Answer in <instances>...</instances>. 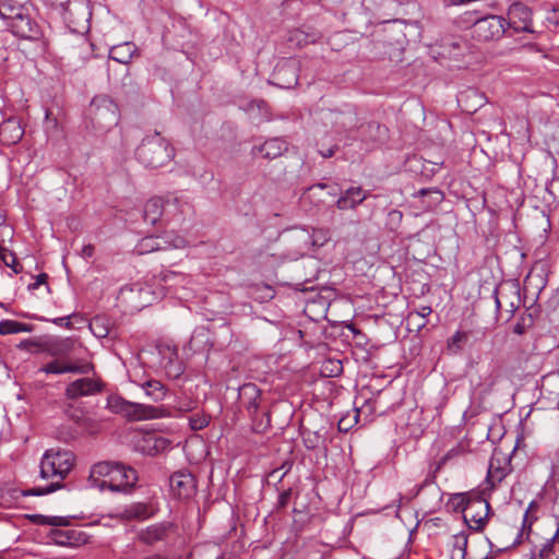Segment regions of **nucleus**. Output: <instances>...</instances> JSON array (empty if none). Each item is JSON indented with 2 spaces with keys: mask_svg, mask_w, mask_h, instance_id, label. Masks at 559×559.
Instances as JSON below:
<instances>
[{
  "mask_svg": "<svg viewBox=\"0 0 559 559\" xmlns=\"http://www.w3.org/2000/svg\"><path fill=\"white\" fill-rule=\"evenodd\" d=\"M369 197V192L360 187H349L336 200L338 210H354Z\"/></svg>",
  "mask_w": 559,
  "mask_h": 559,
  "instance_id": "obj_19",
  "label": "nucleus"
},
{
  "mask_svg": "<svg viewBox=\"0 0 559 559\" xmlns=\"http://www.w3.org/2000/svg\"><path fill=\"white\" fill-rule=\"evenodd\" d=\"M156 281L167 294H177L179 288H186L190 282L186 274L175 271H162Z\"/></svg>",
  "mask_w": 559,
  "mask_h": 559,
  "instance_id": "obj_18",
  "label": "nucleus"
},
{
  "mask_svg": "<svg viewBox=\"0 0 559 559\" xmlns=\"http://www.w3.org/2000/svg\"><path fill=\"white\" fill-rule=\"evenodd\" d=\"M457 453H459V451L456 449L449 450L444 454V456L439 461L437 469H440L447 463V461H449L450 459L454 457Z\"/></svg>",
  "mask_w": 559,
  "mask_h": 559,
  "instance_id": "obj_54",
  "label": "nucleus"
},
{
  "mask_svg": "<svg viewBox=\"0 0 559 559\" xmlns=\"http://www.w3.org/2000/svg\"><path fill=\"white\" fill-rule=\"evenodd\" d=\"M143 559H182V556L178 555V556H174V557L169 558V557L163 556L160 554H154V555L147 556Z\"/></svg>",
  "mask_w": 559,
  "mask_h": 559,
  "instance_id": "obj_57",
  "label": "nucleus"
},
{
  "mask_svg": "<svg viewBox=\"0 0 559 559\" xmlns=\"http://www.w3.org/2000/svg\"><path fill=\"white\" fill-rule=\"evenodd\" d=\"M432 312V309L430 306H421L418 309L412 310L407 316V323H413L416 319L427 318Z\"/></svg>",
  "mask_w": 559,
  "mask_h": 559,
  "instance_id": "obj_46",
  "label": "nucleus"
},
{
  "mask_svg": "<svg viewBox=\"0 0 559 559\" xmlns=\"http://www.w3.org/2000/svg\"><path fill=\"white\" fill-rule=\"evenodd\" d=\"M75 463V455L70 450L49 449L40 460V477L56 479L46 487H34L25 491V496H43L63 487L62 480L71 472Z\"/></svg>",
  "mask_w": 559,
  "mask_h": 559,
  "instance_id": "obj_1",
  "label": "nucleus"
},
{
  "mask_svg": "<svg viewBox=\"0 0 559 559\" xmlns=\"http://www.w3.org/2000/svg\"><path fill=\"white\" fill-rule=\"evenodd\" d=\"M169 486L174 496L181 500H189L197 493V479L188 469L175 472L169 478Z\"/></svg>",
  "mask_w": 559,
  "mask_h": 559,
  "instance_id": "obj_11",
  "label": "nucleus"
},
{
  "mask_svg": "<svg viewBox=\"0 0 559 559\" xmlns=\"http://www.w3.org/2000/svg\"><path fill=\"white\" fill-rule=\"evenodd\" d=\"M189 421H190V427L193 430H201L209 425L207 417H205L203 415L191 416Z\"/></svg>",
  "mask_w": 559,
  "mask_h": 559,
  "instance_id": "obj_48",
  "label": "nucleus"
},
{
  "mask_svg": "<svg viewBox=\"0 0 559 559\" xmlns=\"http://www.w3.org/2000/svg\"><path fill=\"white\" fill-rule=\"evenodd\" d=\"M81 427L83 428H87L90 426V424L93 421L91 418L88 417H78V419L75 420Z\"/></svg>",
  "mask_w": 559,
  "mask_h": 559,
  "instance_id": "obj_58",
  "label": "nucleus"
},
{
  "mask_svg": "<svg viewBox=\"0 0 559 559\" xmlns=\"http://www.w3.org/2000/svg\"><path fill=\"white\" fill-rule=\"evenodd\" d=\"M71 341L64 340L53 349L52 355H66L71 350Z\"/></svg>",
  "mask_w": 559,
  "mask_h": 559,
  "instance_id": "obj_49",
  "label": "nucleus"
},
{
  "mask_svg": "<svg viewBox=\"0 0 559 559\" xmlns=\"http://www.w3.org/2000/svg\"><path fill=\"white\" fill-rule=\"evenodd\" d=\"M94 366L91 362L76 364L66 359H55L44 365L39 372L47 374L78 373L87 374L93 371Z\"/></svg>",
  "mask_w": 559,
  "mask_h": 559,
  "instance_id": "obj_16",
  "label": "nucleus"
},
{
  "mask_svg": "<svg viewBox=\"0 0 559 559\" xmlns=\"http://www.w3.org/2000/svg\"><path fill=\"white\" fill-rule=\"evenodd\" d=\"M490 506L484 498H473L465 508L463 519L471 530L479 531L485 525Z\"/></svg>",
  "mask_w": 559,
  "mask_h": 559,
  "instance_id": "obj_15",
  "label": "nucleus"
},
{
  "mask_svg": "<svg viewBox=\"0 0 559 559\" xmlns=\"http://www.w3.org/2000/svg\"><path fill=\"white\" fill-rule=\"evenodd\" d=\"M295 36H296V39H298L299 44H308V43H313L316 40L314 34L308 35V34L304 33L302 31H297L295 33Z\"/></svg>",
  "mask_w": 559,
  "mask_h": 559,
  "instance_id": "obj_50",
  "label": "nucleus"
},
{
  "mask_svg": "<svg viewBox=\"0 0 559 559\" xmlns=\"http://www.w3.org/2000/svg\"><path fill=\"white\" fill-rule=\"evenodd\" d=\"M23 134L24 131L16 119H7L0 124V140L3 144H16Z\"/></svg>",
  "mask_w": 559,
  "mask_h": 559,
  "instance_id": "obj_23",
  "label": "nucleus"
},
{
  "mask_svg": "<svg viewBox=\"0 0 559 559\" xmlns=\"http://www.w3.org/2000/svg\"><path fill=\"white\" fill-rule=\"evenodd\" d=\"M337 150V145H332L328 148H324V147H320L318 150L319 154L324 157V158H329V157H332L335 153V151Z\"/></svg>",
  "mask_w": 559,
  "mask_h": 559,
  "instance_id": "obj_55",
  "label": "nucleus"
},
{
  "mask_svg": "<svg viewBox=\"0 0 559 559\" xmlns=\"http://www.w3.org/2000/svg\"><path fill=\"white\" fill-rule=\"evenodd\" d=\"M90 330L97 338H105L111 330V322L105 316H96L90 322Z\"/></svg>",
  "mask_w": 559,
  "mask_h": 559,
  "instance_id": "obj_34",
  "label": "nucleus"
},
{
  "mask_svg": "<svg viewBox=\"0 0 559 559\" xmlns=\"http://www.w3.org/2000/svg\"><path fill=\"white\" fill-rule=\"evenodd\" d=\"M138 447L144 454L153 456L166 450L169 447V441L164 437L148 433L142 437Z\"/></svg>",
  "mask_w": 559,
  "mask_h": 559,
  "instance_id": "obj_24",
  "label": "nucleus"
},
{
  "mask_svg": "<svg viewBox=\"0 0 559 559\" xmlns=\"http://www.w3.org/2000/svg\"><path fill=\"white\" fill-rule=\"evenodd\" d=\"M468 333L464 331H456L449 340H448V349L457 354L463 349V345L468 341Z\"/></svg>",
  "mask_w": 559,
  "mask_h": 559,
  "instance_id": "obj_40",
  "label": "nucleus"
},
{
  "mask_svg": "<svg viewBox=\"0 0 559 559\" xmlns=\"http://www.w3.org/2000/svg\"><path fill=\"white\" fill-rule=\"evenodd\" d=\"M135 289L139 293L140 298H141V301H140V304L136 307L138 308H143V307L147 306L151 302V299L147 298L148 295H150V290L147 288H143V287H140L139 285H134V286H132L130 288H123L121 290V294L122 295L133 294L135 292Z\"/></svg>",
  "mask_w": 559,
  "mask_h": 559,
  "instance_id": "obj_44",
  "label": "nucleus"
},
{
  "mask_svg": "<svg viewBox=\"0 0 559 559\" xmlns=\"http://www.w3.org/2000/svg\"><path fill=\"white\" fill-rule=\"evenodd\" d=\"M343 372V365L341 360L337 359H328L323 362L321 367V373L324 377H337Z\"/></svg>",
  "mask_w": 559,
  "mask_h": 559,
  "instance_id": "obj_41",
  "label": "nucleus"
},
{
  "mask_svg": "<svg viewBox=\"0 0 559 559\" xmlns=\"http://www.w3.org/2000/svg\"><path fill=\"white\" fill-rule=\"evenodd\" d=\"M467 546V535L462 532L453 536L451 559H464Z\"/></svg>",
  "mask_w": 559,
  "mask_h": 559,
  "instance_id": "obj_38",
  "label": "nucleus"
},
{
  "mask_svg": "<svg viewBox=\"0 0 559 559\" xmlns=\"http://www.w3.org/2000/svg\"><path fill=\"white\" fill-rule=\"evenodd\" d=\"M507 25L515 33H534L531 9L522 2L511 4L508 10Z\"/></svg>",
  "mask_w": 559,
  "mask_h": 559,
  "instance_id": "obj_13",
  "label": "nucleus"
},
{
  "mask_svg": "<svg viewBox=\"0 0 559 559\" xmlns=\"http://www.w3.org/2000/svg\"><path fill=\"white\" fill-rule=\"evenodd\" d=\"M94 120L102 126H111L118 122V106L107 95L95 96L90 105Z\"/></svg>",
  "mask_w": 559,
  "mask_h": 559,
  "instance_id": "obj_10",
  "label": "nucleus"
},
{
  "mask_svg": "<svg viewBox=\"0 0 559 559\" xmlns=\"http://www.w3.org/2000/svg\"><path fill=\"white\" fill-rule=\"evenodd\" d=\"M252 423V430L257 433H263L271 427V416L269 408L263 405L257 413L249 414Z\"/></svg>",
  "mask_w": 559,
  "mask_h": 559,
  "instance_id": "obj_33",
  "label": "nucleus"
},
{
  "mask_svg": "<svg viewBox=\"0 0 559 559\" xmlns=\"http://www.w3.org/2000/svg\"><path fill=\"white\" fill-rule=\"evenodd\" d=\"M288 150V143L282 138H272L259 146H253V154H261L264 158L274 159Z\"/></svg>",
  "mask_w": 559,
  "mask_h": 559,
  "instance_id": "obj_20",
  "label": "nucleus"
},
{
  "mask_svg": "<svg viewBox=\"0 0 559 559\" xmlns=\"http://www.w3.org/2000/svg\"><path fill=\"white\" fill-rule=\"evenodd\" d=\"M496 310L508 313L507 320H510L522 304L520 285L514 282L500 284L493 292Z\"/></svg>",
  "mask_w": 559,
  "mask_h": 559,
  "instance_id": "obj_7",
  "label": "nucleus"
},
{
  "mask_svg": "<svg viewBox=\"0 0 559 559\" xmlns=\"http://www.w3.org/2000/svg\"><path fill=\"white\" fill-rule=\"evenodd\" d=\"M33 523L38 525L53 526L50 531V538L60 546H79L85 543L86 535L76 528H61L70 524V520L66 516L34 514L31 516Z\"/></svg>",
  "mask_w": 559,
  "mask_h": 559,
  "instance_id": "obj_5",
  "label": "nucleus"
},
{
  "mask_svg": "<svg viewBox=\"0 0 559 559\" xmlns=\"http://www.w3.org/2000/svg\"><path fill=\"white\" fill-rule=\"evenodd\" d=\"M35 343L28 340L22 341L17 347L22 349H29L32 346H34Z\"/></svg>",
  "mask_w": 559,
  "mask_h": 559,
  "instance_id": "obj_59",
  "label": "nucleus"
},
{
  "mask_svg": "<svg viewBox=\"0 0 559 559\" xmlns=\"http://www.w3.org/2000/svg\"><path fill=\"white\" fill-rule=\"evenodd\" d=\"M435 477V473L427 475L426 479L420 485L416 486V492L413 493V497H417L425 487L433 483Z\"/></svg>",
  "mask_w": 559,
  "mask_h": 559,
  "instance_id": "obj_53",
  "label": "nucleus"
},
{
  "mask_svg": "<svg viewBox=\"0 0 559 559\" xmlns=\"http://www.w3.org/2000/svg\"><path fill=\"white\" fill-rule=\"evenodd\" d=\"M299 62L287 59L278 62L273 72L272 84L281 88H292L298 83Z\"/></svg>",
  "mask_w": 559,
  "mask_h": 559,
  "instance_id": "obj_12",
  "label": "nucleus"
},
{
  "mask_svg": "<svg viewBox=\"0 0 559 559\" xmlns=\"http://www.w3.org/2000/svg\"><path fill=\"white\" fill-rule=\"evenodd\" d=\"M191 205L178 197L165 199V216L166 222H180L190 211Z\"/></svg>",
  "mask_w": 559,
  "mask_h": 559,
  "instance_id": "obj_22",
  "label": "nucleus"
},
{
  "mask_svg": "<svg viewBox=\"0 0 559 559\" xmlns=\"http://www.w3.org/2000/svg\"><path fill=\"white\" fill-rule=\"evenodd\" d=\"M313 187H317L319 189H325V188H328V185L326 183H317Z\"/></svg>",
  "mask_w": 559,
  "mask_h": 559,
  "instance_id": "obj_63",
  "label": "nucleus"
},
{
  "mask_svg": "<svg viewBox=\"0 0 559 559\" xmlns=\"http://www.w3.org/2000/svg\"><path fill=\"white\" fill-rule=\"evenodd\" d=\"M47 274L40 273L36 276L35 281L28 285V289L34 290L37 289L40 285L46 284L47 282Z\"/></svg>",
  "mask_w": 559,
  "mask_h": 559,
  "instance_id": "obj_52",
  "label": "nucleus"
},
{
  "mask_svg": "<svg viewBox=\"0 0 559 559\" xmlns=\"http://www.w3.org/2000/svg\"><path fill=\"white\" fill-rule=\"evenodd\" d=\"M106 407L110 412L134 421L163 418L167 416L166 411L163 407L132 403L119 395H109L107 397Z\"/></svg>",
  "mask_w": 559,
  "mask_h": 559,
  "instance_id": "obj_6",
  "label": "nucleus"
},
{
  "mask_svg": "<svg viewBox=\"0 0 559 559\" xmlns=\"http://www.w3.org/2000/svg\"><path fill=\"white\" fill-rule=\"evenodd\" d=\"M69 319H70L69 317L56 318V319H53V323L62 325L63 322H66V325L68 326L70 324Z\"/></svg>",
  "mask_w": 559,
  "mask_h": 559,
  "instance_id": "obj_60",
  "label": "nucleus"
},
{
  "mask_svg": "<svg viewBox=\"0 0 559 559\" xmlns=\"http://www.w3.org/2000/svg\"><path fill=\"white\" fill-rule=\"evenodd\" d=\"M24 9L25 7L15 0H0V19L4 22L7 28L10 22L23 13Z\"/></svg>",
  "mask_w": 559,
  "mask_h": 559,
  "instance_id": "obj_30",
  "label": "nucleus"
},
{
  "mask_svg": "<svg viewBox=\"0 0 559 559\" xmlns=\"http://www.w3.org/2000/svg\"><path fill=\"white\" fill-rule=\"evenodd\" d=\"M136 46L133 43L126 41L112 46L109 51V58L122 64H128L136 52Z\"/></svg>",
  "mask_w": 559,
  "mask_h": 559,
  "instance_id": "obj_29",
  "label": "nucleus"
},
{
  "mask_svg": "<svg viewBox=\"0 0 559 559\" xmlns=\"http://www.w3.org/2000/svg\"><path fill=\"white\" fill-rule=\"evenodd\" d=\"M138 481V473L130 466L115 462H99L92 466L90 486L100 491L129 492Z\"/></svg>",
  "mask_w": 559,
  "mask_h": 559,
  "instance_id": "obj_2",
  "label": "nucleus"
},
{
  "mask_svg": "<svg viewBox=\"0 0 559 559\" xmlns=\"http://www.w3.org/2000/svg\"><path fill=\"white\" fill-rule=\"evenodd\" d=\"M153 515L150 507L144 502H135L127 506L123 510L119 511L115 518L124 521L139 520L143 521Z\"/></svg>",
  "mask_w": 559,
  "mask_h": 559,
  "instance_id": "obj_27",
  "label": "nucleus"
},
{
  "mask_svg": "<svg viewBox=\"0 0 559 559\" xmlns=\"http://www.w3.org/2000/svg\"><path fill=\"white\" fill-rule=\"evenodd\" d=\"M506 27L507 21L502 16L493 14L480 16V20L475 24L472 36L479 41L498 40L506 33Z\"/></svg>",
  "mask_w": 559,
  "mask_h": 559,
  "instance_id": "obj_9",
  "label": "nucleus"
},
{
  "mask_svg": "<svg viewBox=\"0 0 559 559\" xmlns=\"http://www.w3.org/2000/svg\"><path fill=\"white\" fill-rule=\"evenodd\" d=\"M302 238L305 245L311 243L312 246L321 247L330 240V231L329 229L318 228L313 229L311 236L302 234Z\"/></svg>",
  "mask_w": 559,
  "mask_h": 559,
  "instance_id": "obj_39",
  "label": "nucleus"
},
{
  "mask_svg": "<svg viewBox=\"0 0 559 559\" xmlns=\"http://www.w3.org/2000/svg\"><path fill=\"white\" fill-rule=\"evenodd\" d=\"M472 501L465 493H459L452 499V504L454 506L455 511H461L464 514L465 508Z\"/></svg>",
  "mask_w": 559,
  "mask_h": 559,
  "instance_id": "obj_47",
  "label": "nucleus"
},
{
  "mask_svg": "<svg viewBox=\"0 0 559 559\" xmlns=\"http://www.w3.org/2000/svg\"><path fill=\"white\" fill-rule=\"evenodd\" d=\"M238 399L248 414L257 413L263 406L261 391L254 383L242 384L238 390Z\"/></svg>",
  "mask_w": 559,
  "mask_h": 559,
  "instance_id": "obj_17",
  "label": "nucleus"
},
{
  "mask_svg": "<svg viewBox=\"0 0 559 559\" xmlns=\"http://www.w3.org/2000/svg\"><path fill=\"white\" fill-rule=\"evenodd\" d=\"M165 216V199L154 197L146 201L143 210V218L146 223L155 225Z\"/></svg>",
  "mask_w": 559,
  "mask_h": 559,
  "instance_id": "obj_26",
  "label": "nucleus"
},
{
  "mask_svg": "<svg viewBox=\"0 0 559 559\" xmlns=\"http://www.w3.org/2000/svg\"><path fill=\"white\" fill-rule=\"evenodd\" d=\"M135 155L144 167L155 169L169 163L175 151L158 132H155L142 140Z\"/></svg>",
  "mask_w": 559,
  "mask_h": 559,
  "instance_id": "obj_4",
  "label": "nucleus"
},
{
  "mask_svg": "<svg viewBox=\"0 0 559 559\" xmlns=\"http://www.w3.org/2000/svg\"><path fill=\"white\" fill-rule=\"evenodd\" d=\"M103 390L104 383L100 379L86 377L70 382L64 390V395L69 400H78L80 397L95 395Z\"/></svg>",
  "mask_w": 559,
  "mask_h": 559,
  "instance_id": "obj_14",
  "label": "nucleus"
},
{
  "mask_svg": "<svg viewBox=\"0 0 559 559\" xmlns=\"http://www.w3.org/2000/svg\"><path fill=\"white\" fill-rule=\"evenodd\" d=\"M290 496H292V489H287V490H284L283 492L280 493L278 496V500H277V507L278 508H285L286 504L288 503L289 499H290Z\"/></svg>",
  "mask_w": 559,
  "mask_h": 559,
  "instance_id": "obj_51",
  "label": "nucleus"
},
{
  "mask_svg": "<svg viewBox=\"0 0 559 559\" xmlns=\"http://www.w3.org/2000/svg\"><path fill=\"white\" fill-rule=\"evenodd\" d=\"M473 100L472 106L466 107L465 110L473 112L476 111L477 108L483 107L485 105V96L480 93H478L476 90H467L463 93H461L459 97V103L463 104L467 100Z\"/></svg>",
  "mask_w": 559,
  "mask_h": 559,
  "instance_id": "obj_35",
  "label": "nucleus"
},
{
  "mask_svg": "<svg viewBox=\"0 0 559 559\" xmlns=\"http://www.w3.org/2000/svg\"><path fill=\"white\" fill-rule=\"evenodd\" d=\"M94 252H95L94 246L88 243V245H84L82 247L80 254L82 258L87 259V258L93 257Z\"/></svg>",
  "mask_w": 559,
  "mask_h": 559,
  "instance_id": "obj_56",
  "label": "nucleus"
},
{
  "mask_svg": "<svg viewBox=\"0 0 559 559\" xmlns=\"http://www.w3.org/2000/svg\"><path fill=\"white\" fill-rule=\"evenodd\" d=\"M0 261H2L5 266L11 267L14 273H19L16 257L9 249L0 247Z\"/></svg>",
  "mask_w": 559,
  "mask_h": 559,
  "instance_id": "obj_45",
  "label": "nucleus"
},
{
  "mask_svg": "<svg viewBox=\"0 0 559 559\" xmlns=\"http://www.w3.org/2000/svg\"><path fill=\"white\" fill-rule=\"evenodd\" d=\"M480 20L477 11H466L456 19V24L460 27L467 28L472 27V32L475 31V24Z\"/></svg>",
  "mask_w": 559,
  "mask_h": 559,
  "instance_id": "obj_42",
  "label": "nucleus"
},
{
  "mask_svg": "<svg viewBox=\"0 0 559 559\" xmlns=\"http://www.w3.org/2000/svg\"><path fill=\"white\" fill-rule=\"evenodd\" d=\"M538 509V504L535 501H532L527 509L525 510V513L523 515L522 520V530L516 533L515 538L510 544V546H514L521 543V538L523 536V531L526 528H531L533 522L536 520V516H533L531 513L535 512Z\"/></svg>",
  "mask_w": 559,
  "mask_h": 559,
  "instance_id": "obj_36",
  "label": "nucleus"
},
{
  "mask_svg": "<svg viewBox=\"0 0 559 559\" xmlns=\"http://www.w3.org/2000/svg\"><path fill=\"white\" fill-rule=\"evenodd\" d=\"M139 385L144 390L145 394L154 402L163 401L166 395L165 385L155 379H145L139 382Z\"/></svg>",
  "mask_w": 559,
  "mask_h": 559,
  "instance_id": "obj_32",
  "label": "nucleus"
},
{
  "mask_svg": "<svg viewBox=\"0 0 559 559\" xmlns=\"http://www.w3.org/2000/svg\"><path fill=\"white\" fill-rule=\"evenodd\" d=\"M32 326L26 323H22L14 320H2L0 321V334L1 335H8V334H16L21 332H31Z\"/></svg>",
  "mask_w": 559,
  "mask_h": 559,
  "instance_id": "obj_37",
  "label": "nucleus"
},
{
  "mask_svg": "<svg viewBox=\"0 0 559 559\" xmlns=\"http://www.w3.org/2000/svg\"><path fill=\"white\" fill-rule=\"evenodd\" d=\"M187 240L173 233H168L163 237L148 236L141 239L135 246L134 250L138 254H147L154 251L181 249L187 247Z\"/></svg>",
  "mask_w": 559,
  "mask_h": 559,
  "instance_id": "obj_8",
  "label": "nucleus"
},
{
  "mask_svg": "<svg viewBox=\"0 0 559 559\" xmlns=\"http://www.w3.org/2000/svg\"><path fill=\"white\" fill-rule=\"evenodd\" d=\"M428 192H430V190H429V189H420V190L418 191V193H419L420 195H426Z\"/></svg>",
  "mask_w": 559,
  "mask_h": 559,
  "instance_id": "obj_62",
  "label": "nucleus"
},
{
  "mask_svg": "<svg viewBox=\"0 0 559 559\" xmlns=\"http://www.w3.org/2000/svg\"><path fill=\"white\" fill-rule=\"evenodd\" d=\"M8 29L21 39L20 49L32 58L44 56L49 46L41 26L31 16L25 8L14 21L10 22Z\"/></svg>",
  "mask_w": 559,
  "mask_h": 559,
  "instance_id": "obj_3",
  "label": "nucleus"
},
{
  "mask_svg": "<svg viewBox=\"0 0 559 559\" xmlns=\"http://www.w3.org/2000/svg\"><path fill=\"white\" fill-rule=\"evenodd\" d=\"M212 346L210 331L204 326H199L194 329L186 349L192 354L209 353Z\"/></svg>",
  "mask_w": 559,
  "mask_h": 559,
  "instance_id": "obj_21",
  "label": "nucleus"
},
{
  "mask_svg": "<svg viewBox=\"0 0 559 559\" xmlns=\"http://www.w3.org/2000/svg\"><path fill=\"white\" fill-rule=\"evenodd\" d=\"M426 325V322H420V323H417V330H421L424 326Z\"/></svg>",
  "mask_w": 559,
  "mask_h": 559,
  "instance_id": "obj_64",
  "label": "nucleus"
},
{
  "mask_svg": "<svg viewBox=\"0 0 559 559\" xmlns=\"http://www.w3.org/2000/svg\"><path fill=\"white\" fill-rule=\"evenodd\" d=\"M169 528L170 524L156 523L140 531L138 534V538L145 545H154L155 543L165 539Z\"/></svg>",
  "mask_w": 559,
  "mask_h": 559,
  "instance_id": "obj_25",
  "label": "nucleus"
},
{
  "mask_svg": "<svg viewBox=\"0 0 559 559\" xmlns=\"http://www.w3.org/2000/svg\"><path fill=\"white\" fill-rule=\"evenodd\" d=\"M509 473V467L506 463H501L498 457H491L488 466L486 480L491 488L500 484Z\"/></svg>",
  "mask_w": 559,
  "mask_h": 559,
  "instance_id": "obj_28",
  "label": "nucleus"
},
{
  "mask_svg": "<svg viewBox=\"0 0 559 559\" xmlns=\"http://www.w3.org/2000/svg\"><path fill=\"white\" fill-rule=\"evenodd\" d=\"M534 324V318L531 313L521 316L519 321L513 326V332L518 335H523Z\"/></svg>",
  "mask_w": 559,
  "mask_h": 559,
  "instance_id": "obj_43",
  "label": "nucleus"
},
{
  "mask_svg": "<svg viewBox=\"0 0 559 559\" xmlns=\"http://www.w3.org/2000/svg\"><path fill=\"white\" fill-rule=\"evenodd\" d=\"M345 421H346V419H345V418H343V419H341V420L338 421V427H340V429H341V430H348V429H349V427L344 426V423H345Z\"/></svg>",
  "mask_w": 559,
  "mask_h": 559,
  "instance_id": "obj_61",
  "label": "nucleus"
},
{
  "mask_svg": "<svg viewBox=\"0 0 559 559\" xmlns=\"http://www.w3.org/2000/svg\"><path fill=\"white\" fill-rule=\"evenodd\" d=\"M539 559H559V522H556V531L539 550Z\"/></svg>",
  "mask_w": 559,
  "mask_h": 559,
  "instance_id": "obj_31",
  "label": "nucleus"
}]
</instances>
